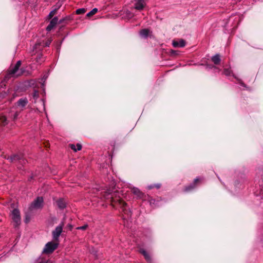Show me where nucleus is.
Segmentation results:
<instances>
[{"mask_svg":"<svg viewBox=\"0 0 263 263\" xmlns=\"http://www.w3.org/2000/svg\"><path fill=\"white\" fill-rule=\"evenodd\" d=\"M107 197H105L106 199H110L111 205L116 208L117 206H119L124 211V208L126 206V203L122 199V198L118 195V193H113L111 194L107 193Z\"/></svg>","mask_w":263,"mask_h":263,"instance_id":"nucleus-1","label":"nucleus"},{"mask_svg":"<svg viewBox=\"0 0 263 263\" xmlns=\"http://www.w3.org/2000/svg\"><path fill=\"white\" fill-rule=\"evenodd\" d=\"M59 242L52 241L47 243L43 250V253L46 254L52 253L58 247Z\"/></svg>","mask_w":263,"mask_h":263,"instance_id":"nucleus-2","label":"nucleus"},{"mask_svg":"<svg viewBox=\"0 0 263 263\" xmlns=\"http://www.w3.org/2000/svg\"><path fill=\"white\" fill-rule=\"evenodd\" d=\"M203 181V178L202 177H197L193 182L190 185L185 186L183 189L184 192H190L195 189L198 185L201 184Z\"/></svg>","mask_w":263,"mask_h":263,"instance_id":"nucleus-3","label":"nucleus"},{"mask_svg":"<svg viewBox=\"0 0 263 263\" xmlns=\"http://www.w3.org/2000/svg\"><path fill=\"white\" fill-rule=\"evenodd\" d=\"M44 200L42 197H37L31 204L29 209L32 211L42 208Z\"/></svg>","mask_w":263,"mask_h":263,"instance_id":"nucleus-4","label":"nucleus"},{"mask_svg":"<svg viewBox=\"0 0 263 263\" xmlns=\"http://www.w3.org/2000/svg\"><path fill=\"white\" fill-rule=\"evenodd\" d=\"M11 218L15 227H17L21 223V215L18 210L15 209L11 213Z\"/></svg>","mask_w":263,"mask_h":263,"instance_id":"nucleus-5","label":"nucleus"},{"mask_svg":"<svg viewBox=\"0 0 263 263\" xmlns=\"http://www.w3.org/2000/svg\"><path fill=\"white\" fill-rule=\"evenodd\" d=\"M64 226L63 222H62L57 227L54 231L52 232L53 240L54 241L59 242V237L63 231V227Z\"/></svg>","mask_w":263,"mask_h":263,"instance_id":"nucleus-6","label":"nucleus"},{"mask_svg":"<svg viewBox=\"0 0 263 263\" xmlns=\"http://www.w3.org/2000/svg\"><path fill=\"white\" fill-rule=\"evenodd\" d=\"M172 45L174 47H183L186 45L185 41L183 39H179L178 40H173Z\"/></svg>","mask_w":263,"mask_h":263,"instance_id":"nucleus-7","label":"nucleus"},{"mask_svg":"<svg viewBox=\"0 0 263 263\" xmlns=\"http://www.w3.org/2000/svg\"><path fill=\"white\" fill-rule=\"evenodd\" d=\"M58 18L57 17H53L50 22L49 24L46 28V30L48 32L50 31L57 24Z\"/></svg>","mask_w":263,"mask_h":263,"instance_id":"nucleus-8","label":"nucleus"},{"mask_svg":"<svg viewBox=\"0 0 263 263\" xmlns=\"http://www.w3.org/2000/svg\"><path fill=\"white\" fill-rule=\"evenodd\" d=\"M28 103V100L26 98H21L16 102L17 106L22 108V110L24 109Z\"/></svg>","mask_w":263,"mask_h":263,"instance_id":"nucleus-9","label":"nucleus"},{"mask_svg":"<svg viewBox=\"0 0 263 263\" xmlns=\"http://www.w3.org/2000/svg\"><path fill=\"white\" fill-rule=\"evenodd\" d=\"M21 65V61H18L17 62L16 64L13 67H10L9 72V73L11 75H15L16 73V72L18 71L19 68Z\"/></svg>","mask_w":263,"mask_h":263,"instance_id":"nucleus-10","label":"nucleus"},{"mask_svg":"<svg viewBox=\"0 0 263 263\" xmlns=\"http://www.w3.org/2000/svg\"><path fill=\"white\" fill-rule=\"evenodd\" d=\"M146 3L144 0H137L135 3V8L138 10H142L145 7Z\"/></svg>","mask_w":263,"mask_h":263,"instance_id":"nucleus-11","label":"nucleus"},{"mask_svg":"<svg viewBox=\"0 0 263 263\" xmlns=\"http://www.w3.org/2000/svg\"><path fill=\"white\" fill-rule=\"evenodd\" d=\"M11 160L12 162H14L16 161H20L21 162H23V163H25L26 160L23 158V156L21 154L20 155H15L11 157Z\"/></svg>","mask_w":263,"mask_h":263,"instance_id":"nucleus-12","label":"nucleus"},{"mask_svg":"<svg viewBox=\"0 0 263 263\" xmlns=\"http://www.w3.org/2000/svg\"><path fill=\"white\" fill-rule=\"evenodd\" d=\"M139 251L144 256V258L147 261L150 262L151 261L150 255L143 248H140Z\"/></svg>","mask_w":263,"mask_h":263,"instance_id":"nucleus-13","label":"nucleus"},{"mask_svg":"<svg viewBox=\"0 0 263 263\" xmlns=\"http://www.w3.org/2000/svg\"><path fill=\"white\" fill-rule=\"evenodd\" d=\"M57 203L60 209H64L66 207V202L64 199H59L57 201Z\"/></svg>","mask_w":263,"mask_h":263,"instance_id":"nucleus-14","label":"nucleus"},{"mask_svg":"<svg viewBox=\"0 0 263 263\" xmlns=\"http://www.w3.org/2000/svg\"><path fill=\"white\" fill-rule=\"evenodd\" d=\"M69 147L75 152L81 150L82 147L80 143H77L76 145L74 144H70Z\"/></svg>","mask_w":263,"mask_h":263,"instance_id":"nucleus-15","label":"nucleus"},{"mask_svg":"<svg viewBox=\"0 0 263 263\" xmlns=\"http://www.w3.org/2000/svg\"><path fill=\"white\" fill-rule=\"evenodd\" d=\"M212 61L215 65H219L221 62L220 56L219 54H217L211 58Z\"/></svg>","mask_w":263,"mask_h":263,"instance_id":"nucleus-16","label":"nucleus"},{"mask_svg":"<svg viewBox=\"0 0 263 263\" xmlns=\"http://www.w3.org/2000/svg\"><path fill=\"white\" fill-rule=\"evenodd\" d=\"M8 124L7 117L4 115H0V126H5Z\"/></svg>","mask_w":263,"mask_h":263,"instance_id":"nucleus-17","label":"nucleus"},{"mask_svg":"<svg viewBox=\"0 0 263 263\" xmlns=\"http://www.w3.org/2000/svg\"><path fill=\"white\" fill-rule=\"evenodd\" d=\"M222 73L226 76H232L233 77H235L230 68H224Z\"/></svg>","mask_w":263,"mask_h":263,"instance_id":"nucleus-18","label":"nucleus"},{"mask_svg":"<svg viewBox=\"0 0 263 263\" xmlns=\"http://www.w3.org/2000/svg\"><path fill=\"white\" fill-rule=\"evenodd\" d=\"M150 31L148 29H143L140 31L141 36L146 37L148 35Z\"/></svg>","mask_w":263,"mask_h":263,"instance_id":"nucleus-19","label":"nucleus"},{"mask_svg":"<svg viewBox=\"0 0 263 263\" xmlns=\"http://www.w3.org/2000/svg\"><path fill=\"white\" fill-rule=\"evenodd\" d=\"M58 9H54V10H52L49 14L48 16V19L50 20L52 18V17L57 14V11Z\"/></svg>","mask_w":263,"mask_h":263,"instance_id":"nucleus-20","label":"nucleus"},{"mask_svg":"<svg viewBox=\"0 0 263 263\" xmlns=\"http://www.w3.org/2000/svg\"><path fill=\"white\" fill-rule=\"evenodd\" d=\"M98 12L97 8H93L91 11L87 14V16L90 17L95 15Z\"/></svg>","mask_w":263,"mask_h":263,"instance_id":"nucleus-21","label":"nucleus"},{"mask_svg":"<svg viewBox=\"0 0 263 263\" xmlns=\"http://www.w3.org/2000/svg\"><path fill=\"white\" fill-rule=\"evenodd\" d=\"M134 193L135 194L137 195L139 198H142L144 195L138 189L134 190Z\"/></svg>","mask_w":263,"mask_h":263,"instance_id":"nucleus-22","label":"nucleus"},{"mask_svg":"<svg viewBox=\"0 0 263 263\" xmlns=\"http://www.w3.org/2000/svg\"><path fill=\"white\" fill-rule=\"evenodd\" d=\"M161 186V185L160 184L158 183V184H151V185H149L148 187L149 189H154V188L159 189V188H160Z\"/></svg>","mask_w":263,"mask_h":263,"instance_id":"nucleus-23","label":"nucleus"},{"mask_svg":"<svg viewBox=\"0 0 263 263\" xmlns=\"http://www.w3.org/2000/svg\"><path fill=\"white\" fill-rule=\"evenodd\" d=\"M86 12V10L84 8H80L76 10L77 14H84Z\"/></svg>","mask_w":263,"mask_h":263,"instance_id":"nucleus-24","label":"nucleus"},{"mask_svg":"<svg viewBox=\"0 0 263 263\" xmlns=\"http://www.w3.org/2000/svg\"><path fill=\"white\" fill-rule=\"evenodd\" d=\"M234 78L237 80L238 83L241 85L242 86V87H246L247 86L243 82V81L238 79V78L236 77H234Z\"/></svg>","mask_w":263,"mask_h":263,"instance_id":"nucleus-25","label":"nucleus"},{"mask_svg":"<svg viewBox=\"0 0 263 263\" xmlns=\"http://www.w3.org/2000/svg\"><path fill=\"white\" fill-rule=\"evenodd\" d=\"M20 113H21V111H16L15 112V114H14V116H13V120L14 121H15L17 119Z\"/></svg>","mask_w":263,"mask_h":263,"instance_id":"nucleus-26","label":"nucleus"},{"mask_svg":"<svg viewBox=\"0 0 263 263\" xmlns=\"http://www.w3.org/2000/svg\"><path fill=\"white\" fill-rule=\"evenodd\" d=\"M88 228L87 224H85L83 226L79 227L77 228V230H85Z\"/></svg>","mask_w":263,"mask_h":263,"instance_id":"nucleus-27","label":"nucleus"},{"mask_svg":"<svg viewBox=\"0 0 263 263\" xmlns=\"http://www.w3.org/2000/svg\"><path fill=\"white\" fill-rule=\"evenodd\" d=\"M148 200L150 203L151 204H155V200L153 198H152V197L148 196Z\"/></svg>","mask_w":263,"mask_h":263,"instance_id":"nucleus-28","label":"nucleus"},{"mask_svg":"<svg viewBox=\"0 0 263 263\" xmlns=\"http://www.w3.org/2000/svg\"><path fill=\"white\" fill-rule=\"evenodd\" d=\"M51 40L50 39H49L47 41H46V42L45 43V46H49L50 45V44H51Z\"/></svg>","mask_w":263,"mask_h":263,"instance_id":"nucleus-29","label":"nucleus"},{"mask_svg":"<svg viewBox=\"0 0 263 263\" xmlns=\"http://www.w3.org/2000/svg\"><path fill=\"white\" fill-rule=\"evenodd\" d=\"M177 51H175V50H171V53L172 55H176V54H177Z\"/></svg>","mask_w":263,"mask_h":263,"instance_id":"nucleus-30","label":"nucleus"},{"mask_svg":"<svg viewBox=\"0 0 263 263\" xmlns=\"http://www.w3.org/2000/svg\"><path fill=\"white\" fill-rule=\"evenodd\" d=\"M41 263H52V262L50 260H47L46 262H41Z\"/></svg>","mask_w":263,"mask_h":263,"instance_id":"nucleus-31","label":"nucleus"},{"mask_svg":"<svg viewBox=\"0 0 263 263\" xmlns=\"http://www.w3.org/2000/svg\"><path fill=\"white\" fill-rule=\"evenodd\" d=\"M49 143L48 142H47L45 144V147H48L49 146Z\"/></svg>","mask_w":263,"mask_h":263,"instance_id":"nucleus-32","label":"nucleus"},{"mask_svg":"<svg viewBox=\"0 0 263 263\" xmlns=\"http://www.w3.org/2000/svg\"><path fill=\"white\" fill-rule=\"evenodd\" d=\"M69 228H70V229H71L72 227L71 226H69Z\"/></svg>","mask_w":263,"mask_h":263,"instance_id":"nucleus-33","label":"nucleus"},{"mask_svg":"<svg viewBox=\"0 0 263 263\" xmlns=\"http://www.w3.org/2000/svg\"><path fill=\"white\" fill-rule=\"evenodd\" d=\"M69 228H70V229H71L72 227L71 226H69Z\"/></svg>","mask_w":263,"mask_h":263,"instance_id":"nucleus-34","label":"nucleus"}]
</instances>
